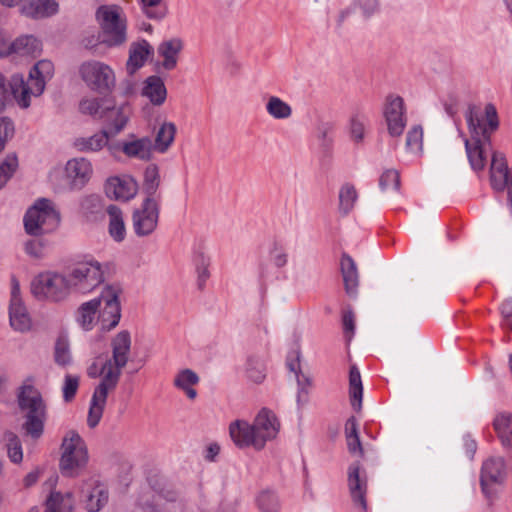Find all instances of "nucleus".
Wrapping results in <instances>:
<instances>
[{
    "mask_svg": "<svg viewBox=\"0 0 512 512\" xmlns=\"http://www.w3.org/2000/svg\"><path fill=\"white\" fill-rule=\"evenodd\" d=\"M131 336L126 330L117 333L111 340V357H107L101 364L94 361L87 368V375L92 378H101L95 387L88 412L87 423L95 428L103 415L109 392L113 391L120 380L122 370L129 361L131 353Z\"/></svg>",
    "mask_w": 512,
    "mask_h": 512,
    "instance_id": "f257e3e1",
    "label": "nucleus"
},
{
    "mask_svg": "<svg viewBox=\"0 0 512 512\" xmlns=\"http://www.w3.org/2000/svg\"><path fill=\"white\" fill-rule=\"evenodd\" d=\"M280 430V422L276 414L268 408H262L256 415L253 424L244 420H236L229 426L233 442L240 448H264L266 442L276 438Z\"/></svg>",
    "mask_w": 512,
    "mask_h": 512,
    "instance_id": "f03ea898",
    "label": "nucleus"
},
{
    "mask_svg": "<svg viewBox=\"0 0 512 512\" xmlns=\"http://www.w3.org/2000/svg\"><path fill=\"white\" fill-rule=\"evenodd\" d=\"M20 409L25 412L23 429L32 438H39L44 429L46 406L41 393L32 385H24L18 396Z\"/></svg>",
    "mask_w": 512,
    "mask_h": 512,
    "instance_id": "7ed1b4c3",
    "label": "nucleus"
},
{
    "mask_svg": "<svg viewBox=\"0 0 512 512\" xmlns=\"http://www.w3.org/2000/svg\"><path fill=\"white\" fill-rule=\"evenodd\" d=\"M72 292L66 273L45 271L31 282V293L39 300L60 303L68 299Z\"/></svg>",
    "mask_w": 512,
    "mask_h": 512,
    "instance_id": "20e7f679",
    "label": "nucleus"
},
{
    "mask_svg": "<svg viewBox=\"0 0 512 512\" xmlns=\"http://www.w3.org/2000/svg\"><path fill=\"white\" fill-rule=\"evenodd\" d=\"M96 19L102 30V42L107 46H119L126 41V20L119 6H100L96 11Z\"/></svg>",
    "mask_w": 512,
    "mask_h": 512,
    "instance_id": "39448f33",
    "label": "nucleus"
},
{
    "mask_svg": "<svg viewBox=\"0 0 512 512\" xmlns=\"http://www.w3.org/2000/svg\"><path fill=\"white\" fill-rule=\"evenodd\" d=\"M62 454L59 463L63 475L76 477L88 462V452L84 440L71 430L63 438Z\"/></svg>",
    "mask_w": 512,
    "mask_h": 512,
    "instance_id": "423d86ee",
    "label": "nucleus"
},
{
    "mask_svg": "<svg viewBox=\"0 0 512 512\" xmlns=\"http://www.w3.org/2000/svg\"><path fill=\"white\" fill-rule=\"evenodd\" d=\"M60 222V214L48 199L38 200L24 217L25 230L30 235L39 236L56 229Z\"/></svg>",
    "mask_w": 512,
    "mask_h": 512,
    "instance_id": "0eeeda50",
    "label": "nucleus"
},
{
    "mask_svg": "<svg viewBox=\"0 0 512 512\" xmlns=\"http://www.w3.org/2000/svg\"><path fill=\"white\" fill-rule=\"evenodd\" d=\"M79 75L91 90L99 93H108L115 86L114 70L101 61L83 62L79 67Z\"/></svg>",
    "mask_w": 512,
    "mask_h": 512,
    "instance_id": "6e6552de",
    "label": "nucleus"
},
{
    "mask_svg": "<svg viewBox=\"0 0 512 512\" xmlns=\"http://www.w3.org/2000/svg\"><path fill=\"white\" fill-rule=\"evenodd\" d=\"M73 292L88 293L103 282V270L97 261L77 263L67 273Z\"/></svg>",
    "mask_w": 512,
    "mask_h": 512,
    "instance_id": "1a4fd4ad",
    "label": "nucleus"
},
{
    "mask_svg": "<svg viewBox=\"0 0 512 512\" xmlns=\"http://www.w3.org/2000/svg\"><path fill=\"white\" fill-rule=\"evenodd\" d=\"M160 215L159 199L144 198L132 212V229L138 237H147L154 233Z\"/></svg>",
    "mask_w": 512,
    "mask_h": 512,
    "instance_id": "9d476101",
    "label": "nucleus"
},
{
    "mask_svg": "<svg viewBox=\"0 0 512 512\" xmlns=\"http://www.w3.org/2000/svg\"><path fill=\"white\" fill-rule=\"evenodd\" d=\"M466 120L470 137L474 138L487 137L491 139V134L496 131L499 126L496 109L491 104L486 105L484 111L474 106L469 107L466 113Z\"/></svg>",
    "mask_w": 512,
    "mask_h": 512,
    "instance_id": "9b49d317",
    "label": "nucleus"
},
{
    "mask_svg": "<svg viewBox=\"0 0 512 512\" xmlns=\"http://www.w3.org/2000/svg\"><path fill=\"white\" fill-rule=\"evenodd\" d=\"M120 289L114 286L105 287L98 300H101V306L98 309V320L101 329L110 331L115 328L121 318V307L119 302Z\"/></svg>",
    "mask_w": 512,
    "mask_h": 512,
    "instance_id": "f8f14e48",
    "label": "nucleus"
},
{
    "mask_svg": "<svg viewBox=\"0 0 512 512\" xmlns=\"http://www.w3.org/2000/svg\"><path fill=\"white\" fill-rule=\"evenodd\" d=\"M383 115L389 135L399 137L407 123L403 98L394 95L388 96L384 105Z\"/></svg>",
    "mask_w": 512,
    "mask_h": 512,
    "instance_id": "ddd939ff",
    "label": "nucleus"
},
{
    "mask_svg": "<svg viewBox=\"0 0 512 512\" xmlns=\"http://www.w3.org/2000/svg\"><path fill=\"white\" fill-rule=\"evenodd\" d=\"M9 85L16 103L23 109L30 106L31 96L38 97L44 91L43 80H33L29 77L25 81L23 76L19 74L11 77Z\"/></svg>",
    "mask_w": 512,
    "mask_h": 512,
    "instance_id": "4468645a",
    "label": "nucleus"
},
{
    "mask_svg": "<svg viewBox=\"0 0 512 512\" xmlns=\"http://www.w3.org/2000/svg\"><path fill=\"white\" fill-rule=\"evenodd\" d=\"M506 463L501 456H493L488 458L482 465L480 481L482 490L486 495L492 493L495 485H500L506 478Z\"/></svg>",
    "mask_w": 512,
    "mask_h": 512,
    "instance_id": "2eb2a0df",
    "label": "nucleus"
},
{
    "mask_svg": "<svg viewBox=\"0 0 512 512\" xmlns=\"http://www.w3.org/2000/svg\"><path fill=\"white\" fill-rule=\"evenodd\" d=\"M80 492L85 508L89 512L100 511L108 502L107 488L96 479L83 481Z\"/></svg>",
    "mask_w": 512,
    "mask_h": 512,
    "instance_id": "dca6fc26",
    "label": "nucleus"
},
{
    "mask_svg": "<svg viewBox=\"0 0 512 512\" xmlns=\"http://www.w3.org/2000/svg\"><path fill=\"white\" fill-rule=\"evenodd\" d=\"M137 191L136 180L128 175L110 177L105 183V193L110 199L128 201L137 194Z\"/></svg>",
    "mask_w": 512,
    "mask_h": 512,
    "instance_id": "f3484780",
    "label": "nucleus"
},
{
    "mask_svg": "<svg viewBox=\"0 0 512 512\" xmlns=\"http://www.w3.org/2000/svg\"><path fill=\"white\" fill-rule=\"evenodd\" d=\"M465 149L469 164L475 171H481L485 168L487 154L493 151L491 139L487 137H470L469 139H465Z\"/></svg>",
    "mask_w": 512,
    "mask_h": 512,
    "instance_id": "a211bd4d",
    "label": "nucleus"
},
{
    "mask_svg": "<svg viewBox=\"0 0 512 512\" xmlns=\"http://www.w3.org/2000/svg\"><path fill=\"white\" fill-rule=\"evenodd\" d=\"M65 172L71 188L81 189L92 175V166L85 158H75L66 163Z\"/></svg>",
    "mask_w": 512,
    "mask_h": 512,
    "instance_id": "6ab92c4d",
    "label": "nucleus"
},
{
    "mask_svg": "<svg viewBox=\"0 0 512 512\" xmlns=\"http://www.w3.org/2000/svg\"><path fill=\"white\" fill-rule=\"evenodd\" d=\"M348 486L352 501L355 506L359 507L362 511H366V479L360 476L359 463L352 464L348 470Z\"/></svg>",
    "mask_w": 512,
    "mask_h": 512,
    "instance_id": "aec40b11",
    "label": "nucleus"
},
{
    "mask_svg": "<svg viewBox=\"0 0 512 512\" xmlns=\"http://www.w3.org/2000/svg\"><path fill=\"white\" fill-rule=\"evenodd\" d=\"M122 152L129 158L149 161L153 157V142L150 137L137 138L131 136L129 140L121 143Z\"/></svg>",
    "mask_w": 512,
    "mask_h": 512,
    "instance_id": "412c9836",
    "label": "nucleus"
},
{
    "mask_svg": "<svg viewBox=\"0 0 512 512\" xmlns=\"http://www.w3.org/2000/svg\"><path fill=\"white\" fill-rule=\"evenodd\" d=\"M153 54V47L146 40L131 43L129 47V57L126 62V71L133 75L146 62L147 58Z\"/></svg>",
    "mask_w": 512,
    "mask_h": 512,
    "instance_id": "4be33fe9",
    "label": "nucleus"
},
{
    "mask_svg": "<svg viewBox=\"0 0 512 512\" xmlns=\"http://www.w3.org/2000/svg\"><path fill=\"white\" fill-rule=\"evenodd\" d=\"M58 3L55 0H25L21 12L33 19H43L56 14Z\"/></svg>",
    "mask_w": 512,
    "mask_h": 512,
    "instance_id": "5701e85b",
    "label": "nucleus"
},
{
    "mask_svg": "<svg viewBox=\"0 0 512 512\" xmlns=\"http://www.w3.org/2000/svg\"><path fill=\"white\" fill-rule=\"evenodd\" d=\"M183 41L180 38H171L161 42L157 48L158 54L163 58L162 67L165 70H173L178 63V55L183 49Z\"/></svg>",
    "mask_w": 512,
    "mask_h": 512,
    "instance_id": "b1692460",
    "label": "nucleus"
},
{
    "mask_svg": "<svg viewBox=\"0 0 512 512\" xmlns=\"http://www.w3.org/2000/svg\"><path fill=\"white\" fill-rule=\"evenodd\" d=\"M493 426L502 446L508 450L512 460V414L503 412L496 415Z\"/></svg>",
    "mask_w": 512,
    "mask_h": 512,
    "instance_id": "393cba45",
    "label": "nucleus"
},
{
    "mask_svg": "<svg viewBox=\"0 0 512 512\" xmlns=\"http://www.w3.org/2000/svg\"><path fill=\"white\" fill-rule=\"evenodd\" d=\"M142 95L147 97L153 105H162L167 97L164 81L159 76H149L144 81Z\"/></svg>",
    "mask_w": 512,
    "mask_h": 512,
    "instance_id": "a878e982",
    "label": "nucleus"
},
{
    "mask_svg": "<svg viewBox=\"0 0 512 512\" xmlns=\"http://www.w3.org/2000/svg\"><path fill=\"white\" fill-rule=\"evenodd\" d=\"M10 54L36 57L41 52L40 41L32 35H24L9 44Z\"/></svg>",
    "mask_w": 512,
    "mask_h": 512,
    "instance_id": "bb28decb",
    "label": "nucleus"
},
{
    "mask_svg": "<svg viewBox=\"0 0 512 512\" xmlns=\"http://www.w3.org/2000/svg\"><path fill=\"white\" fill-rule=\"evenodd\" d=\"M176 126L172 122H163L156 132L153 149L158 153H166L175 140Z\"/></svg>",
    "mask_w": 512,
    "mask_h": 512,
    "instance_id": "cd10ccee",
    "label": "nucleus"
},
{
    "mask_svg": "<svg viewBox=\"0 0 512 512\" xmlns=\"http://www.w3.org/2000/svg\"><path fill=\"white\" fill-rule=\"evenodd\" d=\"M107 213L109 216V235L114 241L122 242L126 236V226L121 209L115 205H109Z\"/></svg>",
    "mask_w": 512,
    "mask_h": 512,
    "instance_id": "c85d7f7f",
    "label": "nucleus"
},
{
    "mask_svg": "<svg viewBox=\"0 0 512 512\" xmlns=\"http://www.w3.org/2000/svg\"><path fill=\"white\" fill-rule=\"evenodd\" d=\"M109 135L103 130L90 137H79L74 141V147L84 153L98 152L108 144Z\"/></svg>",
    "mask_w": 512,
    "mask_h": 512,
    "instance_id": "c756f323",
    "label": "nucleus"
},
{
    "mask_svg": "<svg viewBox=\"0 0 512 512\" xmlns=\"http://www.w3.org/2000/svg\"><path fill=\"white\" fill-rule=\"evenodd\" d=\"M340 266L345 290L349 295H353L355 294L358 286V272L356 264L349 255L344 253L341 258Z\"/></svg>",
    "mask_w": 512,
    "mask_h": 512,
    "instance_id": "7c9ffc66",
    "label": "nucleus"
},
{
    "mask_svg": "<svg viewBox=\"0 0 512 512\" xmlns=\"http://www.w3.org/2000/svg\"><path fill=\"white\" fill-rule=\"evenodd\" d=\"M161 178L159 167L156 164H149L144 171L143 190L146 194L145 198L159 199L160 194L157 193L160 186Z\"/></svg>",
    "mask_w": 512,
    "mask_h": 512,
    "instance_id": "2f4dec72",
    "label": "nucleus"
},
{
    "mask_svg": "<svg viewBox=\"0 0 512 512\" xmlns=\"http://www.w3.org/2000/svg\"><path fill=\"white\" fill-rule=\"evenodd\" d=\"M10 324L18 331H27L31 327V319L23 301L10 303Z\"/></svg>",
    "mask_w": 512,
    "mask_h": 512,
    "instance_id": "473e14b6",
    "label": "nucleus"
},
{
    "mask_svg": "<svg viewBox=\"0 0 512 512\" xmlns=\"http://www.w3.org/2000/svg\"><path fill=\"white\" fill-rule=\"evenodd\" d=\"M111 108V102L104 99L90 98L80 102L81 113L90 115L95 119H103Z\"/></svg>",
    "mask_w": 512,
    "mask_h": 512,
    "instance_id": "72a5a7b5",
    "label": "nucleus"
},
{
    "mask_svg": "<svg viewBox=\"0 0 512 512\" xmlns=\"http://www.w3.org/2000/svg\"><path fill=\"white\" fill-rule=\"evenodd\" d=\"M338 199V211L340 215L347 216L354 209L358 199L356 187L353 184L345 183L339 190Z\"/></svg>",
    "mask_w": 512,
    "mask_h": 512,
    "instance_id": "f704fd0d",
    "label": "nucleus"
},
{
    "mask_svg": "<svg viewBox=\"0 0 512 512\" xmlns=\"http://www.w3.org/2000/svg\"><path fill=\"white\" fill-rule=\"evenodd\" d=\"M101 306V300L94 298L88 302H84L78 308L77 321L85 330H91L94 324L95 315Z\"/></svg>",
    "mask_w": 512,
    "mask_h": 512,
    "instance_id": "c9c22d12",
    "label": "nucleus"
},
{
    "mask_svg": "<svg viewBox=\"0 0 512 512\" xmlns=\"http://www.w3.org/2000/svg\"><path fill=\"white\" fill-rule=\"evenodd\" d=\"M199 382L198 375L190 370L183 369L181 370L174 378V385L183 390L189 399H195L197 396V391L193 388Z\"/></svg>",
    "mask_w": 512,
    "mask_h": 512,
    "instance_id": "e433bc0d",
    "label": "nucleus"
},
{
    "mask_svg": "<svg viewBox=\"0 0 512 512\" xmlns=\"http://www.w3.org/2000/svg\"><path fill=\"white\" fill-rule=\"evenodd\" d=\"M295 360L288 362V367L290 371L296 374L297 384H298V394H297V402L299 404H304L308 400V387L311 385V380L304 374H299V360H300V351H295Z\"/></svg>",
    "mask_w": 512,
    "mask_h": 512,
    "instance_id": "4c0bfd02",
    "label": "nucleus"
},
{
    "mask_svg": "<svg viewBox=\"0 0 512 512\" xmlns=\"http://www.w3.org/2000/svg\"><path fill=\"white\" fill-rule=\"evenodd\" d=\"M73 511V497L72 493L68 492L65 495L59 492H51L46 501L45 512H72Z\"/></svg>",
    "mask_w": 512,
    "mask_h": 512,
    "instance_id": "58836bf2",
    "label": "nucleus"
},
{
    "mask_svg": "<svg viewBox=\"0 0 512 512\" xmlns=\"http://www.w3.org/2000/svg\"><path fill=\"white\" fill-rule=\"evenodd\" d=\"M131 115V108L128 104H123L119 107H114L111 104V108L106 115V119L111 123L114 128V135L118 134L126 126Z\"/></svg>",
    "mask_w": 512,
    "mask_h": 512,
    "instance_id": "ea45409f",
    "label": "nucleus"
},
{
    "mask_svg": "<svg viewBox=\"0 0 512 512\" xmlns=\"http://www.w3.org/2000/svg\"><path fill=\"white\" fill-rule=\"evenodd\" d=\"M349 392L353 408L360 411L362 407L363 386L360 372L355 365L350 368Z\"/></svg>",
    "mask_w": 512,
    "mask_h": 512,
    "instance_id": "a19ab883",
    "label": "nucleus"
},
{
    "mask_svg": "<svg viewBox=\"0 0 512 512\" xmlns=\"http://www.w3.org/2000/svg\"><path fill=\"white\" fill-rule=\"evenodd\" d=\"M265 107L268 115L275 120H285L292 115V107L278 96H269Z\"/></svg>",
    "mask_w": 512,
    "mask_h": 512,
    "instance_id": "79ce46f5",
    "label": "nucleus"
},
{
    "mask_svg": "<svg viewBox=\"0 0 512 512\" xmlns=\"http://www.w3.org/2000/svg\"><path fill=\"white\" fill-rule=\"evenodd\" d=\"M54 361L60 367H67L73 362L70 343L64 336H59L54 346Z\"/></svg>",
    "mask_w": 512,
    "mask_h": 512,
    "instance_id": "37998d69",
    "label": "nucleus"
},
{
    "mask_svg": "<svg viewBox=\"0 0 512 512\" xmlns=\"http://www.w3.org/2000/svg\"><path fill=\"white\" fill-rule=\"evenodd\" d=\"M246 376L254 384H261L266 378V367L262 360L250 357L247 360Z\"/></svg>",
    "mask_w": 512,
    "mask_h": 512,
    "instance_id": "c03bdc74",
    "label": "nucleus"
},
{
    "mask_svg": "<svg viewBox=\"0 0 512 512\" xmlns=\"http://www.w3.org/2000/svg\"><path fill=\"white\" fill-rule=\"evenodd\" d=\"M406 150L409 153L421 155L423 152V129L420 125L413 126L406 135Z\"/></svg>",
    "mask_w": 512,
    "mask_h": 512,
    "instance_id": "a18cd8bd",
    "label": "nucleus"
},
{
    "mask_svg": "<svg viewBox=\"0 0 512 512\" xmlns=\"http://www.w3.org/2000/svg\"><path fill=\"white\" fill-rule=\"evenodd\" d=\"M260 512H279L280 503L277 495L271 490H262L256 497Z\"/></svg>",
    "mask_w": 512,
    "mask_h": 512,
    "instance_id": "49530a36",
    "label": "nucleus"
},
{
    "mask_svg": "<svg viewBox=\"0 0 512 512\" xmlns=\"http://www.w3.org/2000/svg\"><path fill=\"white\" fill-rule=\"evenodd\" d=\"M5 439L7 441V454L9 459L13 463L19 464L23 459V451L18 436L13 432H6Z\"/></svg>",
    "mask_w": 512,
    "mask_h": 512,
    "instance_id": "de8ad7c7",
    "label": "nucleus"
},
{
    "mask_svg": "<svg viewBox=\"0 0 512 512\" xmlns=\"http://www.w3.org/2000/svg\"><path fill=\"white\" fill-rule=\"evenodd\" d=\"M54 71L53 63L49 60H41L30 71L29 77L33 80H43V84L49 80Z\"/></svg>",
    "mask_w": 512,
    "mask_h": 512,
    "instance_id": "09e8293b",
    "label": "nucleus"
},
{
    "mask_svg": "<svg viewBox=\"0 0 512 512\" xmlns=\"http://www.w3.org/2000/svg\"><path fill=\"white\" fill-rule=\"evenodd\" d=\"M18 167V159L15 154H9L0 164V189L7 183Z\"/></svg>",
    "mask_w": 512,
    "mask_h": 512,
    "instance_id": "8fccbe9b",
    "label": "nucleus"
},
{
    "mask_svg": "<svg viewBox=\"0 0 512 512\" xmlns=\"http://www.w3.org/2000/svg\"><path fill=\"white\" fill-rule=\"evenodd\" d=\"M379 185L383 191H397L400 186V176L398 171L394 169L384 171L380 176Z\"/></svg>",
    "mask_w": 512,
    "mask_h": 512,
    "instance_id": "3c124183",
    "label": "nucleus"
},
{
    "mask_svg": "<svg viewBox=\"0 0 512 512\" xmlns=\"http://www.w3.org/2000/svg\"><path fill=\"white\" fill-rule=\"evenodd\" d=\"M161 0H141L142 8L148 18L160 20L164 17V10L158 6Z\"/></svg>",
    "mask_w": 512,
    "mask_h": 512,
    "instance_id": "603ef678",
    "label": "nucleus"
},
{
    "mask_svg": "<svg viewBox=\"0 0 512 512\" xmlns=\"http://www.w3.org/2000/svg\"><path fill=\"white\" fill-rule=\"evenodd\" d=\"M79 387V377L74 375H66L63 385V398L66 402H70Z\"/></svg>",
    "mask_w": 512,
    "mask_h": 512,
    "instance_id": "864d4df0",
    "label": "nucleus"
},
{
    "mask_svg": "<svg viewBox=\"0 0 512 512\" xmlns=\"http://www.w3.org/2000/svg\"><path fill=\"white\" fill-rule=\"evenodd\" d=\"M490 172L497 173V172H505L509 173L507 161L505 155L500 152L493 150L491 153V168Z\"/></svg>",
    "mask_w": 512,
    "mask_h": 512,
    "instance_id": "5fc2aeb1",
    "label": "nucleus"
},
{
    "mask_svg": "<svg viewBox=\"0 0 512 512\" xmlns=\"http://www.w3.org/2000/svg\"><path fill=\"white\" fill-rule=\"evenodd\" d=\"M198 287L203 289L206 280L209 278L208 262L203 253L197 256Z\"/></svg>",
    "mask_w": 512,
    "mask_h": 512,
    "instance_id": "6e6d98bb",
    "label": "nucleus"
},
{
    "mask_svg": "<svg viewBox=\"0 0 512 512\" xmlns=\"http://www.w3.org/2000/svg\"><path fill=\"white\" fill-rule=\"evenodd\" d=\"M14 133V125L8 118H0V151L4 148L5 141Z\"/></svg>",
    "mask_w": 512,
    "mask_h": 512,
    "instance_id": "4d7b16f0",
    "label": "nucleus"
},
{
    "mask_svg": "<svg viewBox=\"0 0 512 512\" xmlns=\"http://www.w3.org/2000/svg\"><path fill=\"white\" fill-rule=\"evenodd\" d=\"M365 125L358 118H353L350 124V135L354 142L360 143L364 139Z\"/></svg>",
    "mask_w": 512,
    "mask_h": 512,
    "instance_id": "13d9d810",
    "label": "nucleus"
},
{
    "mask_svg": "<svg viewBox=\"0 0 512 512\" xmlns=\"http://www.w3.org/2000/svg\"><path fill=\"white\" fill-rule=\"evenodd\" d=\"M81 208L89 218V214L97 213L100 210V200L96 196H88L82 200Z\"/></svg>",
    "mask_w": 512,
    "mask_h": 512,
    "instance_id": "bf43d9fd",
    "label": "nucleus"
},
{
    "mask_svg": "<svg viewBox=\"0 0 512 512\" xmlns=\"http://www.w3.org/2000/svg\"><path fill=\"white\" fill-rule=\"evenodd\" d=\"M357 4L365 17L372 16L379 8L378 0H357Z\"/></svg>",
    "mask_w": 512,
    "mask_h": 512,
    "instance_id": "052dcab7",
    "label": "nucleus"
},
{
    "mask_svg": "<svg viewBox=\"0 0 512 512\" xmlns=\"http://www.w3.org/2000/svg\"><path fill=\"white\" fill-rule=\"evenodd\" d=\"M25 251L33 258H40L43 253V245L40 240H29L25 244Z\"/></svg>",
    "mask_w": 512,
    "mask_h": 512,
    "instance_id": "680f3d73",
    "label": "nucleus"
},
{
    "mask_svg": "<svg viewBox=\"0 0 512 512\" xmlns=\"http://www.w3.org/2000/svg\"><path fill=\"white\" fill-rule=\"evenodd\" d=\"M346 440H347L348 450L350 453L357 454V455L363 454V449H362V445H361L359 437H355V435L348 436L346 438Z\"/></svg>",
    "mask_w": 512,
    "mask_h": 512,
    "instance_id": "e2e57ef3",
    "label": "nucleus"
},
{
    "mask_svg": "<svg viewBox=\"0 0 512 512\" xmlns=\"http://www.w3.org/2000/svg\"><path fill=\"white\" fill-rule=\"evenodd\" d=\"M343 326L346 333H350L352 335L354 333L355 325H354V313L349 310L344 313L343 316ZM351 339L349 336L348 340Z\"/></svg>",
    "mask_w": 512,
    "mask_h": 512,
    "instance_id": "0e129e2a",
    "label": "nucleus"
},
{
    "mask_svg": "<svg viewBox=\"0 0 512 512\" xmlns=\"http://www.w3.org/2000/svg\"><path fill=\"white\" fill-rule=\"evenodd\" d=\"M8 99V91L6 86V79L0 73V113L4 110Z\"/></svg>",
    "mask_w": 512,
    "mask_h": 512,
    "instance_id": "69168bd1",
    "label": "nucleus"
},
{
    "mask_svg": "<svg viewBox=\"0 0 512 512\" xmlns=\"http://www.w3.org/2000/svg\"><path fill=\"white\" fill-rule=\"evenodd\" d=\"M345 433H346V438L348 436H353V435H355V437H359L358 430H357V423H356V420L354 417H351L347 420V422L345 424Z\"/></svg>",
    "mask_w": 512,
    "mask_h": 512,
    "instance_id": "338daca9",
    "label": "nucleus"
},
{
    "mask_svg": "<svg viewBox=\"0 0 512 512\" xmlns=\"http://www.w3.org/2000/svg\"><path fill=\"white\" fill-rule=\"evenodd\" d=\"M501 313L505 319V322L512 318V299H507L501 306Z\"/></svg>",
    "mask_w": 512,
    "mask_h": 512,
    "instance_id": "774afa93",
    "label": "nucleus"
}]
</instances>
